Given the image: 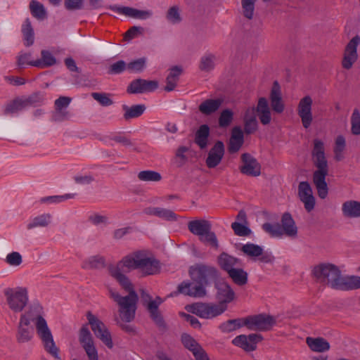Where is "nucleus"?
<instances>
[{
	"label": "nucleus",
	"instance_id": "obj_1",
	"mask_svg": "<svg viewBox=\"0 0 360 360\" xmlns=\"http://www.w3.org/2000/svg\"><path fill=\"white\" fill-rule=\"evenodd\" d=\"M130 271H131V269H128L123 265L122 259L116 265H112L109 267L110 274L128 292L127 295L122 296L116 290L111 288H108L110 297L119 306L120 319L122 321L127 323L132 321L135 318L139 299L131 282L124 274V273Z\"/></svg>",
	"mask_w": 360,
	"mask_h": 360
},
{
	"label": "nucleus",
	"instance_id": "obj_2",
	"mask_svg": "<svg viewBox=\"0 0 360 360\" xmlns=\"http://www.w3.org/2000/svg\"><path fill=\"white\" fill-rule=\"evenodd\" d=\"M311 275L322 285L337 290H351L360 288L359 276H343L338 266L322 262L314 266Z\"/></svg>",
	"mask_w": 360,
	"mask_h": 360
},
{
	"label": "nucleus",
	"instance_id": "obj_3",
	"mask_svg": "<svg viewBox=\"0 0 360 360\" xmlns=\"http://www.w3.org/2000/svg\"><path fill=\"white\" fill-rule=\"evenodd\" d=\"M188 272L195 284L189 281L181 283V294L195 298L205 297L206 287L219 278V271L215 266L202 262L190 266Z\"/></svg>",
	"mask_w": 360,
	"mask_h": 360
},
{
	"label": "nucleus",
	"instance_id": "obj_4",
	"mask_svg": "<svg viewBox=\"0 0 360 360\" xmlns=\"http://www.w3.org/2000/svg\"><path fill=\"white\" fill-rule=\"evenodd\" d=\"M42 307L39 304H34L29 311L22 314L20 317L25 316L29 321L34 322L38 335L41 339L46 350L54 358L60 359L59 349L56 347L50 329L48 327L46 321L42 316Z\"/></svg>",
	"mask_w": 360,
	"mask_h": 360
},
{
	"label": "nucleus",
	"instance_id": "obj_5",
	"mask_svg": "<svg viewBox=\"0 0 360 360\" xmlns=\"http://www.w3.org/2000/svg\"><path fill=\"white\" fill-rule=\"evenodd\" d=\"M311 155L313 163L317 168L313 173V183L317 190L319 198L325 199L328 193V188L326 181V177L328 173V165L325 156L323 141L319 139L314 141V148Z\"/></svg>",
	"mask_w": 360,
	"mask_h": 360
},
{
	"label": "nucleus",
	"instance_id": "obj_6",
	"mask_svg": "<svg viewBox=\"0 0 360 360\" xmlns=\"http://www.w3.org/2000/svg\"><path fill=\"white\" fill-rule=\"evenodd\" d=\"M122 259L124 266L131 271L137 270L141 276L156 275L160 272V261L146 251L134 252Z\"/></svg>",
	"mask_w": 360,
	"mask_h": 360
},
{
	"label": "nucleus",
	"instance_id": "obj_7",
	"mask_svg": "<svg viewBox=\"0 0 360 360\" xmlns=\"http://www.w3.org/2000/svg\"><path fill=\"white\" fill-rule=\"evenodd\" d=\"M4 295L9 308L15 312L22 311L28 302L27 291L23 288H7Z\"/></svg>",
	"mask_w": 360,
	"mask_h": 360
},
{
	"label": "nucleus",
	"instance_id": "obj_8",
	"mask_svg": "<svg viewBox=\"0 0 360 360\" xmlns=\"http://www.w3.org/2000/svg\"><path fill=\"white\" fill-rule=\"evenodd\" d=\"M141 298L143 304L146 307L150 313V318L160 328L165 326V321L161 316L158 307L162 303L163 300L160 297H156L153 300L151 296L144 290H141Z\"/></svg>",
	"mask_w": 360,
	"mask_h": 360
},
{
	"label": "nucleus",
	"instance_id": "obj_9",
	"mask_svg": "<svg viewBox=\"0 0 360 360\" xmlns=\"http://www.w3.org/2000/svg\"><path fill=\"white\" fill-rule=\"evenodd\" d=\"M246 327L251 330L268 331L276 324V319L271 315L259 314L245 317Z\"/></svg>",
	"mask_w": 360,
	"mask_h": 360
},
{
	"label": "nucleus",
	"instance_id": "obj_10",
	"mask_svg": "<svg viewBox=\"0 0 360 360\" xmlns=\"http://www.w3.org/2000/svg\"><path fill=\"white\" fill-rule=\"evenodd\" d=\"M360 44V37L354 36L345 46L342 66L346 70L352 68L353 64L358 59L357 47Z\"/></svg>",
	"mask_w": 360,
	"mask_h": 360
},
{
	"label": "nucleus",
	"instance_id": "obj_11",
	"mask_svg": "<svg viewBox=\"0 0 360 360\" xmlns=\"http://www.w3.org/2000/svg\"><path fill=\"white\" fill-rule=\"evenodd\" d=\"M313 101L310 96H305L300 99L297 111L299 117L301 118L302 124L305 129L310 127L313 121L311 112Z\"/></svg>",
	"mask_w": 360,
	"mask_h": 360
},
{
	"label": "nucleus",
	"instance_id": "obj_12",
	"mask_svg": "<svg viewBox=\"0 0 360 360\" xmlns=\"http://www.w3.org/2000/svg\"><path fill=\"white\" fill-rule=\"evenodd\" d=\"M79 340L85 350L89 360H98V352L94 346L92 335L87 326H84L80 329Z\"/></svg>",
	"mask_w": 360,
	"mask_h": 360
},
{
	"label": "nucleus",
	"instance_id": "obj_13",
	"mask_svg": "<svg viewBox=\"0 0 360 360\" xmlns=\"http://www.w3.org/2000/svg\"><path fill=\"white\" fill-rule=\"evenodd\" d=\"M224 153L225 146L223 141L219 140L215 141L207 153V156L205 159L206 166L210 169L215 168L221 163Z\"/></svg>",
	"mask_w": 360,
	"mask_h": 360
},
{
	"label": "nucleus",
	"instance_id": "obj_14",
	"mask_svg": "<svg viewBox=\"0 0 360 360\" xmlns=\"http://www.w3.org/2000/svg\"><path fill=\"white\" fill-rule=\"evenodd\" d=\"M181 342L193 355L195 360H210V358L202 346L191 335H181Z\"/></svg>",
	"mask_w": 360,
	"mask_h": 360
},
{
	"label": "nucleus",
	"instance_id": "obj_15",
	"mask_svg": "<svg viewBox=\"0 0 360 360\" xmlns=\"http://www.w3.org/2000/svg\"><path fill=\"white\" fill-rule=\"evenodd\" d=\"M262 340L263 338L259 334L240 335L232 340V343L246 352H252L256 349L257 344Z\"/></svg>",
	"mask_w": 360,
	"mask_h": 360
},
{
	"label": "nucleus",
	"instance_id": "obj_16",
	"mask_svg": "<svg viewBox=\"0 0 360 360\" xmlns=\"http://www.w3.org/2000/svg\"><path fill=\"white\" fill-rule=\"evenodd\" d=\"M297 195L308 212L314 210L315 206V198L313 195L312 188L308 181L300 182Z\"/></svg>",
	"mask_w": 360,
	"mask_h": 360
},
{
	"label": "nucleus",
	"instance_id": "obj_17",
	"mask_svg": "<svg viewBox=\"0 0 360 360\" xmlns=\"http://www.w3.org/2000/svg\"><path fill=\"white\" fill-rule=\"evenodd\" d=\"M241 161L243 164L240 167V171L242 174L250 176H258L260 175L261 165L250 154H242Z\"/></svg>",
	"mask_w": 360,
	"mask_h": 360
},
{
	"label": "nucleus",
	"instance_id": "obj_18",
	"mask_svg": "<svg viewBox=\"0 0 360 360\" xmlns=\"http://www.w3.org/2000/svg\"><path fill=\"white\" fill-rule=\"evenodd\" d=\"M158 87V82L157 81L136 79L130 83L127 87V92L129 94H143L153 91Z\"/></svg>",
	"mask_w": 360,
	"mask_h": 360
},
{
	"label": "nucleus",
	"instance_id": "obj_19",
	"mask_svg": "<svg viewBox=\"0 0 360 360\" xmlns=\"http://www.w3.org/2000/svg\"><path fill=\"white\" fill-rule=\"evenodd\" d=\"M269 100L272 110L276 113H282L285 104L282 98L281 88L278 81H274L269 94Z\"/></svg>",
	"mask_w": 360,
	"mask_h": 360
},
{
	"label": "nucleus",
	"instance_id": "obj_20",
	"mask_svg": "<svg viewBox=\"0 0 360 360\" xmlns=\"http://www.w3.org/2000/svg\"><path fill=\"white\" fill-rule=\"evenodd\" d=\"M143 212L147 215L155 216L160 219L173 222L178 220L179 216L173 210L160 207H148L144 209Z\"/></svg>",
	"mask_w": 360,
	"mask_h": 360
},
{
	"label": "nucleus",
	"instance_id": "obj_21",
	"mask_svg": "<svg viewBox=\"0 0 360 360\" xmlns=\"http://www.w3.org/2000/svg\"><path fill=\"white\" fill-rule=\"evenodd\" d=\"M255 112L263 125H268L271 123V112L266 98L261 97L259 98L257 107L255 108Z\"/></svg>",
	"mask_w": 360,
	"mask_h": 360
},
{
	"label": "nucleus",
	"instance_id": "obj_22",
	"mask_svg": "<svg viewBox=\"0 0 360 360\" xmlns=\"http://www.w3.org/2000/svg\"><path fill=\"white\" fill-rule=\"evenodd\" d=\"M210 128L207 124H202L194 134V143L201 150H205L210 145Z\"/></svg>",
	"mask_w": 360,
	"mask_h": 360
},
{
	"label": "nucleus",
	"instance_id": "obj_23",
	"mask_svg": "<svg viewBox=\"0 0 360 360\" xmlns=\"http://www.w3.org/2000/svg\"><path fill=\"white\" fill-rule=\"evenodd\" d=\"M32 337L33 328L29 324L28 320L25 316L20 317L16 334L18 342L20 343L27 342Z\"/></svg>",
	"mask_w": 360,
	"mask_h": 360
},
{
	"label": "nucleus",
	"instance_id": "obj_24",
	"mask_svg": "<svg viewBox=\"0 0 360 360\" xmlns=\"http://www.w3.org/2000/svg\"><path fill=\"white\" fill-rule=\"evenodd\" d=\"M226 310V307L221 304L201 302L199 317L212 319L221 314Z\"/></svg>",
	"mask_w": 360,
	"mask_h": 360
},
{
	"label": "nucleus",
	"instance_id": "obj_25",
	"mask_svg": "<svg viewBox=\"0 0 360 360\" xmlns=\"http://www.w3.org/2000/svg\"><path fill=\"white\" fill-rule=\"evenodd\" d=\"M215 286L217 289V297L221 305L224 306L223 304L229 303L233 300L235 293L227 283H216Z\"/></svg>",
	"mask_w": 360,
	"mask_h": 360
},
{
	"label": "nucleus",
	"instance_id": "obj_26",
	"mask_svg": "<svg viewBox=\"0 0 360 360\" xmlns=\"http://www.w3.org/2000/svg\"><path fill=\"white\" fill-rule=\"evenodd\" d=\"M281 229L283 235L292 238L297 236V228L292 215L289 212H285L282 215Z\"/></svg>",
	"mask_w": 360,
	"mask_h": 360
},
{
	"label": "nucleus",
	"instance_id": "obj_27",
	"mask_svg": "<svg viewBox=\"0 0 360 360\" xmlns=\"http://www.w3.org/2000/svg\"><path fill=\"white\" fill-rule=\"evenodd\" d=\"M224 103L221 98H208L202 101L198 106L199 111L205 115H210L216 112Z\"/></svg>",
	"mask_w": 360,
	"mask_h": 360
},
{
	"label": "nucleus",
	"instance_id": "obj_28",
	"mask_svg": "<svg viewBox=\"0 0 360 360\" xmlns=\"http://www.w3.org/2000/svg\"><path fill=\"white\" fill-rule=\"evenodd\" d=\"M306 343L309 349L314 352L323 353L328 352L330 348L328 340L321 337H307L306 338Z\"/></svg>",
	"mask_w": 360,
	"mask_h": 360
},
{
	"label": "nucleus",
	"instance_id": "obj_29",
	"mask_svg": "<svg viewBox=\"0 0 360 360\" xmlns=\"http://www.w3.org/2000/svg\"><path fill=\"white\" fill-rule=\"evenodd\" d=\"M188 229L191 233L200 238L207 231L211 230V224L205 219L193 220L188 223Z\"/></svg>",
	"mask_w": 360,
	"mask_h": 360
},
{
	"label": "nucleus",
	"instance_id": "obj_30",
	"mask_svg": "<svg viewBox=\"0 0 360 360\" xmlns=\"http://www.w3.org/2000/svg\"><path fill=\"white\" fill-rule=\"evenodd\" d=\"M217 264L223 271L228 274L229 271L233 270L235 269V266L240 264V259L224 252L218 256Z\"/></svg>",
	"mask_w": 360,
	"mask_h": 360
},
{
	"label": "nucleus",
	"instance_id": "obj_31",
	"mask_svg": "<svg viewBox=\"0 0 360 360\" xmlns=\"http://www.w3.org/2000/svg\"><path fill=\"white\" fill-rule=\"evenodd\" d=\"M258 128V123L255 115V108L248 109L244 116V132L246 134L255 133Z\"/></svg>",
	"mask_w": 360,
	"mask_h": 360
},
{
	"label": "nucleus",
	"instance_id": "obj_32",
	"mask_svg": "<svg viewBox=\"0 0 360 360\" xmlns=\"http://www.w3.org/2000/svg\"><path fill=\"white\" fill-rule=\"evenodd\" d=\"M52 221V215L49 213H44L32 218L27 224L28 230L36 228H45L49 226Z\"/></svg>",
	"mask_w": 360,
	"mask_h": 360
},
{
	"label": "nucleus",
	"instance_id": "obj_33",
	"mask_svg": "<svg viewBox=\"0 0 360 360\" xmlns=\"http://www.w3.org/2000/svg\"><path fill=\"white\" fill-rule=\"evenodd\" d=\"M56 64V59L53 54L47 50L41 51V58L35 60L32 63V66L45 68L53 66Z\"/></svg>",
	"mask_w": 360,
	"mask_h": 360
},
{
	"label": "nucleus",
	"instance_id": "obj_34",
	"mask_svg": "<svg viewBox=\"0 0 360 360\" xmlns=\"http://www.w3.org/2000/svg\"><path fill=\"white\" fill-rule=\"evenodd\" d=\"M342 211L344 216L349 218L360 217V202L356 200L346 201L342 204Z\"/></svg>",
	"mask_w": 360,
	"mask_h": 360
},
{
	"label": "nucleus",
	"instance_id": "obj_35",
	"mask_svg": "<svg viewBox=\"0 0 360 360\" xmlns=\"http://www.w3.org/2000/svg\"><path fill=\"white\" fill-rule=\"evenodd\" d=\"M122 109L124 111L123 115L124 119L125 120H129L142 115L145 112L146 107L144 104L134 105L131 107L123 105Z\"/></svg>",
	"mask_w": 360,
	"mask_h": 360
},
{
	"label": "nucleus",
	"instance_id": "obj_36",
	"mask_svg": "<svg viewBox=\"0 0 360 360\" xmlns=\"http://www.w3.org/2000/svg\"><path fill=\"white\" fill-rule=\"evenodd\" d=\"M21 31L26 46H30L34 41V32L30 18H26L22 25Z\"/></svg>",
	"mask_w": 360,
	"mask_h": 360
},
{
	"label": "nucleus",
	"instance_id": "obj_37",
	"mask_svg": "<svg viewBox=\"0 0 360 360\" xmlns=\"http://www.w3.org/2000/svg\"><path fill=\"white\" fill-rule=\"evenodd\" d=\"M243 326L246 327L245 317L228 320L221 323L219 328L223 333H231Z\"/></svg>",
	"mask_w": 360,
	"mask_h": 360
},
{
	"label": "nucleus",
	"instance_id": "obj_38",
	"mask_svg": "<svg viewBox=\"0 0 360 360\" xmlns=\"http://www.w3.org/2000/svg\"><path fill=\"white\" fill-rule=\"evenodd\" d=\"M29 8L32 15L38 20H43L47 17V12L42 4L37 0H31Z\"/></svg>",
	"mask_w": 360,
	"mask_h": 360
},
{
	"label": "nucleus",
	"instance_id": "obj_39",
	"mask_svg": "<svg viewBox=\"0 0 360 360\" xmlns=\"http://www.w3.org/2000/svg\"><path fill=\"white\" fill-rule=\"evenodd\" d=\"M228 275L238 285L242 286L248 283V273L243 269L235 268L229 271Z\"/></svg>",
	"mask_w": 360,
	"mask_h": 360
},
{
	"label": "nucleus",
	"instance_id": "obj_40",
	"mask_svg": "<svg viewBox=\"0 0 360 360\" xmlns=\"http://www.w3.org/2000/svg\"><path fill=\"white\" fill-rule=\"evenodd\" d=\"M216 56L213 53H206L202 56L199 63V69L202 72H210L215 66Z\"/></svg>",
	"mask_w": 360,
	"mask_h": 360
},
{
	"label": "nucleus",
	"instance_id": "obj_41",
	"mask_svg": "<svg viewBox=\"0 0 360 360\" xmlns=\"http://www.w3.org/2000/svg\"><path fill=\"white\" fill-rule=\"evenodd\" d=\"M27 106L25 100L16 98L8 103L4 109L5 115H13L22 110Z\"/></svg>",
	"mask_w": 360,
	"mask_h": 360
},
{
	"label": "nucleus",
	"instance_id": "obj_42",
	"mask_svg": "<svg viewBox=\"0 0 360 360\" xmlns=\"http://www.w3.org/2000/svg\"><path fill=\"white\" fill-rule=\"evenodd\" d=\"M180 77V68L177 65L170 69L167 77V85L165 89L171 91L174 89Z\"/></svg>",
	"mask_w": 360,
	"mask_h": 360
},
{
	"label": "nucleus",
	"instance_id": "obj_43",
	"mask_svg": "<svg viewBox=\"0 0 360 360\" xmlns=\"http://www.w3.org/2000/svg\"><path fill=\"white\" fill-rule=\"evenodd\" d=\"M240 250L244 255L250 257H257L263 254V248L254 243H247L243 245L240 248Z\"/></svg>",
	"mask_w": 360,
	"mask_h": 360
},
{
	"label": "nucleus",
	"instance_id": "obj_44",
	"mask_svg": "<svg viewBox=\"0 0 360 360\" xmlns=\"http://www.w3.org/2000/svg\"><path fill=\"white\" fill-rule=\"evenodd\" d=\"M257 0H241L242 13L248 20L254 17L255 6Z\"/></svg>",
	"mask_w": 360,
	"mask_h": 360
},
{
	"label": "nucleus",
	"instance_id": "obj_45",
	"mask_svg": "<svg viewBox=\"0 0 360 360\" xmlns=\"http://www.w3.org/2000/svg\"><path fill=\"white\" fill-rule=\"evenodd\" d=\"M76 193H67L61 195H52L44 197L40 199L41 203L44 204H58L68 199L74 198Z\"/></svg>",
	"mask_w": 360,
	"mask_h": 360
},
{
	"label": "nucleus",
	"instance_id": "obj_46",
	"mask_svg": "<svg viewBox=\"0 0 360 360\" xmlns=\"http://www.w3.org/2000/svg\"><path fill=\"white\" fill-rule=\"evenodd\" d=\"M262 229L266 233H268L271 237L274 238H281L283 235L281 231V224L278 223H264L262 224Z\"/></svg>",
	"mask_w": 360,
	"mask_h": 360
},
{
	"label": "nucleus",
	"instance_id": "obj_47",
	"mask_svg": "<svg viewBox=\"0 0 360 360\" xmlns=\"http://www.w3.org/2000/svg\"><path fill=\"white\" fill-rule=\"evenodd\" d=\"M199 240L202 243L210 245L212 248L217 250L219 248V242L217 238L216 234L211 231V230L207 231L205 235H202Z\"/></svg>",
	"mask_w": 360,
	"mask_h": 360
},
{
	"label": "nucleus",
	"instance_id": "obj_48",
	"mask_svg": "<svg viewBox=\"0 0 360 360\" xmlns=\"http://www.w3.org/2000/svg\"><path fill=\"white\" fill-rule=\"evenodd\" d=\"M233 120V112L230 109L223 110L219 117L218 124L220 128H226Z\"/></svg>",
	"mask_w": 360,
	"mask_h": 360
},
{
	"label": "nucleus",
	"instance_id": "obj_49",
	"mask_svg": "<svg viewBox=\"0 0 360 360\" xmlns=\"http://www.w3.org/2000/svg\"><path fill=\"white\" fill-rule=\"evenodd\" d=\"M138 178L142 181H160L162 179L161 174L155 171L144 170L138 174Z\"/></svg>",
	"mask_w": 360,
	"mask_h": 360
},
{
	"label": "nucleus",
	"instance_id": "obj_50",
	"mask_svg": "<svg viewBox=\"0 0 360 360\" xmlns=\"http://www.w3.org/2000/svg\"><path fill=\"white\" fill-rule=\"evenodd\" d=\"M128 11V17H131L136 19L139 20H146L153 16V11L150 10H138L136 8H134L129 7Z\"/></svg>",
	"mask_w": 360,
	"mask_h": 360
},
{
	"label": "nucleus",
	"instance_id": "obj_51",
	"mask_svg": "<svg viewBox=\"0 0 360 360\" xmlns=\"http://www.w3.org/2000/svg\"><path fill=\"white\" fill-rule=\"evenodd\" d=\"M104 259L99 256H92L84 261L82 264V268L85 269H98L103 266Z\"/></svg>",
	"mask_w": 360,
	"mask_h": 360
},
{
	"label": "nucleus",
	"instance_id": "obj_52",
	"mask_svg": "<svg viewBox=\"0 0 360 360\" xmlns=\"http://www.w3.org/2000/svg\"><path fill=\"white\" fill-rule=\"evenodd\" d=\"M146 59L145 58H140L133 60L127 64V70L132 72H141L146 68Z\"/></svg>",
	"mask_w": 360,
	"mask_h": 360
},
{
	"label": "nucleus",
	"instance_id": "obj_53",
	"mask_svg": "<svg viewBox=\"0 0 360 360\" xmlns=\"http://www.w3.org/2000/svg\"><path fill=\"white\" fill-rule=\"evenodd\" d=\"M86 316L94 335H97V332L100 330H103L104 326H105L100 319L92 314L90 311L87 313Z\"/></svg>",
	"mask_w": 360,
	"mask_h": 360
},
{
	"label": "nucleus",
	"instance_id": "obj_54",
	"mask_svg": "<svg viewBox=\"0 0 360 360\" xmlns=\"http://www.w3.org/2000/svg\"><path fill=\"white\" fill-rule=\"evenodd\" d=\"M351 130L352 133L354 135L360 134V112L357 108H355L351 117Z\"/></svg>",
	"mask_w": 360,
	"mask_h": 360
},
{
	"label": "nucleus",
	"instance_id": "obj_55",
	"mask_svg": "<svg viewBox=\"0 0 360 360\" xmlns=\"http://www.w3.org/2000/svg\"><path fill=\"white\" fill-rule=\"evenodd\" d=\"M95 335L96 338H99L108 348H112L113 343L112 341L111 335L106 326H104L103 330H98L97 332V335Z\"/></svg>",
	"mask_w": 360,
	"mask_h": 360
},
{
	"label": "nucleus",
	"instance_id": "obj_56",
	"mask_svg": "<svg viewBox=\"0 0 360 360\" xmlns=\"http://www.w3.org/2000/svg\"><path fill=\"white\" fill-rule=\"evenodd\" d=\"M231 228L234 233L238 236H248L251 233V230L246 225L238 221L233 222L231 224Z\"/></svg>",
	"mask_w": 360,
	"mask_h": 360
},
{
	"label": "nucleus",
	"instance_id": "obj_57",
	"mask_svg": "<svg viewBox=\"0 0 360 360\" xmlns=\"http://www.w3.org/2000/svg\"><path fill=\"white\" fill-rule=\"evenodd\" d=\"M6 262L11 266H19L22 262V256L18 252H12L7 255Z\"/></svg>",
	"mask_w": 360,
	"mask_h": 360
},
{
	"label": "nucleus",
	"instance_id": "obj_58",
	"mask_svg": "<svg viewBox=\"0 0 360 360\" xmlns=\"http://www.w3.org/2000/svg\"><path fill=\"white\" fill-rule=\"evenodd\" d=\"M92 98L98 101L101 105L103 106H109L112 104V101L108 98L106 94L94 92L91 94Z\"/></svg>",
	"mask_w": 360,
	"mask_h": 360
},
{
	"label": "nucleus",
	"instance_id": "obj_59",
	"mask_svg": "<svg viewBox=\"0 0 360 360\" xmlns=\"http://www.w3.org/2000/svg\"><path fill=\"white\" fill-rule=\"evenodd\" d=\"M166 18L172 23H177L180 19L179 7L177 6L171 7L167 13Z\"/></svg>",
	"mask_w": 360,
	"mask_h": 360
},
{
	"label": "nucleus",
	"instance_id": "obj_60",
	"mask_svg": "<svg viewBox=\"0 0 360 360\" xmlns=\"http://www.w3.org/2000/svg\"><path fill=\"white\" fill-rule=\"evenodd\" d=\"M125 70H127V64L124 60H119L110 65L109 72L120 74Z\"/></svg>",
	"mask_w": 360,
	"mask_h": 360
},
{
	"label": "nucleus",
	"instance_id": "obj_61",
	"mask_svg": "<svg viewBox=\"0 0 360 360\" xmlns=\"http://www.w3.org/2000/svg\"><path fill=\"white\" fill-rule=\"evenodd\" d=\"M44 100V95L43 93L37 92L30 96L25 99L27 106L29 105H38L43 102Z\"/></svg>",
	"mask_w": 360,
	"mask_h": 360
},
{
	"label": "nucleus",
	"instance_id": "obj_62",
	"mask_svg": "<svg viewBox=\"0 0 360 360\" xmlns=\"http://www.w3.org/2000/svg\"><path fill=\"white\" fill-rule=\"evenodd\" d=\"M84 0H65L64 5L67 10H79L82 8Z\"/></svg>",
	"mask_w": 360,
	"mask_h": 360
},
{
	"label": "nucleus",
	"instance_id": "obj_63",
	"mask_svg": "<svg viewBox=\"0 0 360 360\" xmlns=\"http://www.w3.org/2000/svg\"><path fill=\"white\" fill-rule=\"evenodd\" d=\"M243 143L244 141H236L230 139L228 144V150L229 153L233 154L237 153L242 147Z\"/></svg>",
	"mask_w": 360,
	"mask_h": 360
},
{
	"label": "nucleus",
	"instance_id": "obj_64",
	"mask_svg": "<svg viewBox=\"0 0 360 360\" xmlns=\"http://www.w3.org/2000/svg\"><path fill=\"white\" fill-rule=\"evenodd\" d=\"M71 98L67 96H60L55 101L56 110H63L70 103Z\"/></svg>",
	"mask_w": 360,
	"mask_h": 360
}]
</instances>
